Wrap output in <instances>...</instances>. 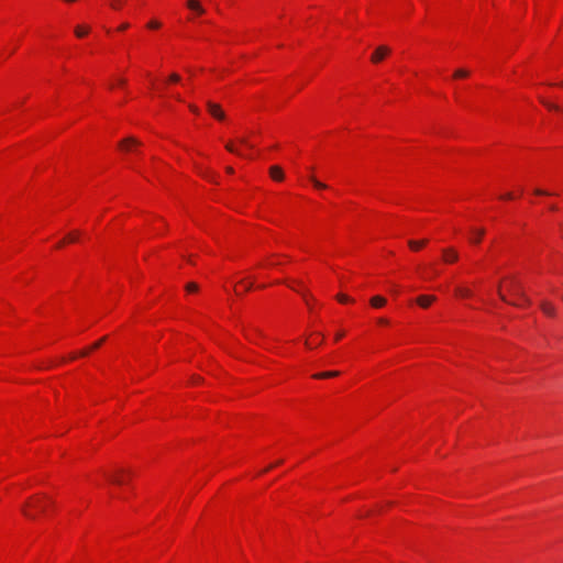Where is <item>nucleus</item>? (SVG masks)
<instances>
[{
	"mask_svg": "<svg viewBox=\"0 0 563 563\" xmlns=\"http://www.w3.org/2000/svg\"><path fill=\"white\" fill-rule=\"evenodd\" d=\"M76 357H77V355H76V354H74V355H71V356H70V358H71V360H75Z\"/></svg>",
	"mask_w": 563,
	"mask_h": 563,
	"instance_id": "obj_45",
	"label": "nucleus"
},
{
	"mask_svg": "<svg viewBox=\"0 0 563 563\" xmlns=\"http://www.w3.org/2000/svg\"><path fill=\"white\" fill-rule=\"evenodd\" d=\"M106 341V338H102L100 339L99 341H97L96 343L92 344V346L90 347V350H96L98 349L99 346H101V344Z\"/></svg>",
	"mask_w": 563,
	"mask_h": 563,
	"instance_id": "obj_27",
	"label": "nucleus"
},
{
	"mask_svg": "<svg viewBox=\"0 0 563 563\" xmlns=\"http://www.w3.org/2000/svg\"><path fill=\"white\" fill-rule=\"evenodd\" d=\"M225 148L230 152V153H233V154H236L239 156H243V154L234 146V144L232 142H228L225 144Z\"/></svg>",
	"mask_w": 563,
	"mask_h": 563,
	"instance_id": "obj_17",
	"label": "nucleus"
},
{
	"mask_svg": "<svg viewBox=\"0 0 563 563\" xmlns=\"http://www.w3.org/2000/svg\"><path fill=\"white\" fill-rule=\"evenodd\" d=\"M427 240H421V241H413V240H410L408 242V245L411 250L413 251H418L420 250L422 246H424L427 244Z\"/></svg>",
	"mask_w": 563,
	"mask_h": 563,
	"instance_id": "obj_14",
	"label": "nucleus"
},
{
	"mask_svg": "<svg viewBox=\"0 0 563 563\" xmlns=\"http://www.w3.org/2000/svg\"><path fill=\"white\" fill-rule=\"evenodd\" d=\"M336 299H338L340 302H342V303H344V302H349V301H352V299H351L350 297H347L346 295H344V294H339V295L336 296Z\"/></svg>",
	"mask_w": 563,
	"mask_h": 563,
	"instance_id": "obj_21",
	"label": "nucleus"
},
{
	"mask_svg": "<svg viewBox=\"0 0 563 563\" xmlns=\"http://www.w3.org/2000/svg\"><path fill=\"white\" fill-rule=\"evenodd\" d=\"M78 238V232H73V233H69L68 236L66 238V240L68 242H75Z\"/></svg>",
	"mask_w": 563,
	"mask_h": 563,
	"instance_id": "obj_24",
	"label": "nucleus"
},
{
	"mask_svg": "<svg viewBox=\"0 0 563 563\" xmlns=\"http://www.w3.org/2000/svg\"><path fill=\"white\" fill-rule=\"evenodd\" d=\"M378 323H380V324H387V323H388V320H387V319H385V318H380V319H378Z\"/></svg>",
	"mask_w": 563,
	"mask_h": 563,
	"instance_id": "obj_35",
	"label": "nucleus"
},
{
	"mask_svg": "<svg viewBox=\"0 0 563 563\" xmlns=\"http://www.w3.org/2000/svg\"><path fill=\"white\" fill-rule=\"evenodd\" d=\"M442 252H443V260L446 263H454L459 260V253L452 247L444 249Z\"/></svg>",
	"mask_w": 563,
	"mask_h": 563,
	"instance_id": "obj_5",
	"label": "nucleus"
},
{
	"mask_svg": "<svg viewBox=\"0 0 563 563\" xmlns=\"http://www.w3.org/2000/svg\"><path fill=\"white\" fill-rule=\"evenodd\" d=\"M541 102H542L544 106H547L549 109H551V110H560V108H559L558 106H555V104H553V103H549V102L544 101L543 99H541Z\"/></svg>",
	"mask_w": 563,
	"mask_h": 563,
	"instance_id": "obj_25",
	"label": "nucleus"
},
{
	"mask_svg": "<svg viewBox=\"0 0 563 563\" xmlns=\"http://www.w3.org/2000/svg\"><path fill=\"white\" fill-rule=\"evenodd\" d=\"M386 303V299L382 296H374L371 298V305L375 308H380Z\"/></svg>",
	"mask_w": 563,
	"mask_h": 563,
	"instance_id": "obj_12",
	"label": "nucleus"
},
{
	"mask_svg": "<svg viewBox=\"0 0 563 563\" xmlns=\"http://www.w3.org/2000/svg\"><path fill=\"white\" fill-rule=\"evenodd\" d=\"M227 172H228L229 174H232V173H233V168L229 166V167H227Z\"/></svg>",
	"mask_w": 563,
	"mask_h": 563,
	"instance_id": "obj_40",
	"label": "nucleus"
},
{
	"mask_svg": "<svg viewBox=\"0 0 563 563\" xmlns=\"http://www.w3.org/2000/svg\"><path fill=\"white\" fill-rule=\"evenodd\" d=\"M89 30L88 27H82V26H77L75 29V34L78 36V37H82L85 36L86 34H88Z\"/></svg>",
	"mask_w": 563,
	"mask_h": 563,
	"instance_id": "obj_18",
	"label": "nucleus"
},
{
	"mask_svg": "<svg viewBox=\"0 0 563 563\" xmlns=\"http://www.w3.org/2000/svg\"><path fill=\"white\" fill-rule=\"evenodd\" d=\"M255 333H257L258 335H263L262 331L258 330V329H254Z\"/></svg>",
	"mask_w": 563,
	"mask_h": 563,
	"instance_id": "obj_41",
	"label": "nucleus"
},
{
	"mask_svg": "<svg viewBox=\"0 0 563 563\" xmlns=\"http://www.w3.org/2000/svg\"><path fill=\"white\" fill-rule=\"evenodd\" d=\"M501 198H503V199H512V198H514V196H512V194H511V192H508V194L504 195Z\"/></svg>",
	"mask_w": 563,
	"mask_h": 563,
	"instance_id": "obj_34",
	"label": "nucleus"
},
{
	"mask_svg": "<svg viewBox=\"0 0 563 563\" xmlns=\"http://www.w3.org/2000/svg\"><path fill=\"white\" fill-rule=\"evenodd\" d=\"M252 288V283L247 284L246 286H244V289L245 290H250Z\"/></svg>",
	"mask_w": 563,
	"mask_h": 563,
	"instance_id": "obj_39",
	"label": "nucleus"
},
{
	"mask_svg": "<svg viewBox=\"0 0 563 563\" xmlns=\"http://www.w3.org/2000/svg\"><path fill=\"white\" fill-rule=\"evenodd\" d=\"M187 7L197 14H203L205 9L198 0H187Z\"/></svg>",
	"mask_w": 563,
	"mask_h": 563,
	"instance_id": "obj_8",
	"label": "nucleus"
},
{
	"mask_svg": "<svg viewBox=\"0 0 563 563\" xmlns=\"http://www.w3.org/2000/svg\"><path fill=\"white\" fill-rule=\"evenodd\" d=\"M129 23H122L120 26H119V31H125L126 29H129Z\"/></svg>",
	"mask_w": 563,
	"mask_h": 563,
	"instance_id": "obj_31",
	"label": "nucleus"
},
{
	"mask_svg": "<svg viewBox=\"0 0 563 563\" xmlns=\"http://www.w3.org/2000/svg\"><path fill=\"white\" fill-rule=\"evenodd\" d=\"M468 75H470V71L467 69L460 68V69L454 71L453 77L454 78H465Z\"/></svg>",
	"mask_w": 563,
	"mask_h": 563,
	"instance_id": "obj_15",
	"label": "nucleus"
},
{
	"mask_svg": "<svg viewBox=\"0 0 563 563\" xmlns=\"http://www.w3.org/2000/svg\"><path fill=\"white\" fill-rule=\"evenodd\" d=\"M64 243H65V241L59 242V243L57 244V247L63 246V245H64Z\"/></svg>",
	"mask_w": 563,
	"mask_h": 563,
	"instance_id": "obj_43",
	"label": "nucleus"
},
{
	"mask_svg": "<svg viewBox=\"0 0 563 563\" xmlns=\"http://www.w3.org/2000/svg\"><path fill=\"white\" fill-rule=\"evenodd\" d=\"M344 336V332H338L336 335H335V340H340L341 338Z\"/></svg>",
	"mask_w": 563,
	"mask_h": 563,
	"instance_id": "obj_36",
	"label": "nucleus"
},
{
	"mask_svg": "<svg viewBox=\"0 0 563 563\" xmlns=\"http://www.w3.org/2000/svg\"><path fill=\"white\" fill-rule=\"evenodd\" d=\"M434 300H435L434 296H427V295H422L417 298L418 305L421 306L422 308L429 307V305L432 303Z\"/></svg>",
	"mask_w": 563,
	"mask_h": 563,
	"instance_id": "obj_9",
	"label": "nucleus"
},
{
	"mask_svg": "<svg viewBox=\"0 0 563 563\" xmlns=\"http://www.w3.org/2000/svg\"><path fill=\"white\" fill-rule=\"evenodd\" d=\"M534 194L539 195V196H550L551 195L549 191L543 190V189H536Z\"/></svg>",
	"mask_w": 563,
	"mask_h": 563,
	"instance_id": "obj_28",
	"label": "nucleus"
},
{
	"mask_svg": "<svg viewBox=\"0 0 563 563\" xmlns=\"http://www.w3.org/2000/svg\"><path fill=\"white\" fill-rule=\"evenodd\" d=\"M168 80L172 82H178L180 80V76L178 74H172Z\"/></svg>",
	"mask_w": 563,
	"mask_h": 563,
	"instance_id": "obj_26",
	"label": "nucleus"
},
{
	"mask_svg": "<svg viewBox=\"0 0 563 563\" xmlns=\"http://www.w3.org/2000/svg\"><path fill=\"white\" fill-rule=\"evenodd\" d=\"M110 5L113 9H119L121 7V0H115V1L111 2Z\"/></svg>",
	"mask_w": 563,
	"mask_h": 563,
	"instance_id": "obj_30",
	"label": "nucleus"
},
{
	"mask_svg": "<svg viewBox=\"0 0 563 563\" xmlns=\"http://www.w3.org/2000/svg\"><path fill=\"white\" fill-rule=\"evenodd\" d=\"M540 308L544 314H547L549 317L555 316V308L551 302L543 300L540 303Z\"/></svg>",
	"mask_w": 563,
	"mask_h": 563,
	"instance_id": "obj_6",
	"label": "nucleus"
},
{
	"mask_svg": "<svg viewBox=\"0 0 563 563\" xmlns=\"http://www.w3.org/2000/svg\"><path fill=\"white\" fill-rule=\"evenodd\" d=\"M89 351H91L90 349L89 350H84L79 353L80 356H86L88 355Z\"/></svg>",
	"mask_w": 563,
	"mask_h": 563,
	"instance_id": "obj_37",
	"label": "nucleus"
},
{
	"mask_svg": "<svg viewBox=\"0 0 563 563\" xmlns=\"http://www.w3.org/2000/svg\"><path fill=\"white\" fill-rule=\"evenodd\" d=\"M390 53V48L385 45L378 46L371 56V60L374 64L382 62L388 54Z\"/></svg>",
	"mask_w": 563,
	"mask_h": 563,
	"instance_id": "obj_3",
	"label": "nucleus"
},
{
	"mask_svg": "<svg viewBox=\"0 0 563 563\" xmlns=\"http://www.w3.org/2000/svg\"><path fill=\"white\" fill-rule=\"evenodd\" d=\"M206 106H207V109H208V112L217 120L219 121H223L225 120V113L224 111L222 110L221 106L218 104V103H214L210 100H208L206 102Z\"/></svg>",
	"mask_w": 563,
	"mask_h": 563,
	"instance_id": "obj_2",
	"label": "nucleus"
},
{
	"mask_svg": "<svg viewBox=\"0 0 563 563\" xmlns=\"http://www.w3.org/2000/svg\"><path fill=\"white\" fill-rule=\"evenodd\" d=\"M310 180L312 181L313 186L318 189H325L328 186L321 181H319L317 178L314 177H310Z\"/></svg>",
	"mask_w": 563,
	"mask_h": 563,
	"instance_id": "obj_20",
	"label": "nucleus"
},
{
	"mask_svg": "<svg viewBox=\"0 0 563 563\" xmlns=\"http://www.w3.org/2000/svg\"><path fill=\"white\" fill-rule=\"evenodd\" d=\"M509 290L512 291L516 296L520 297L526 305L531 303L530 299L525 295L522 287L516 280H511Z\"/></svg>",
	"mask_w": 563,
	"mask_h": 563,
	"instance_id": "obj_4",
	"label": "nucleus"
},
{
	"mask_svg": "<svg viewBox=\"0 0 563 563\" xmlns=\"http://www.w3.org/2000/svg\"><path fill=\"white\" fill-rule=\"evenodd\" d=\"M130 145H140V142L134 137H126L119 143L121 150H130Z\"/></svg>",
	"mask_w": 563,
	"mask_h": 563,
	"instance_id": "obj_10",
	"label": "nucleus"
},
{
	"mask_svg": "<svg viewBox=\"0 0 563 563\" xmlns=\"http://www.w3.org/2000/svg\"><path fill=\"white\" fill-rule=\"evenodd\" d=\"M550 209L554 211V210H556V207L555 206H551Z\"/></svg>",
	"mask_w": 563,
	"mask_h": 563,
	"instance_id": "obj_44",
	"label": "nucleus"
},
{
	"mask_svg": "<svg viewBox=\"0 0 563 563\" xmlns=\"http://www.w3.org/2000/svg\"><path fill=\"white\" fill-rule=\"evenodd\" d=\"M123 470H118L114 474H106V476L114 484H122L123 481L120 477V474L123 473Z\"/></svg>",
	"mask_w": 563,
	"mask_h": 563,
	"instance_id": "obj_11",
	"label": "nucleus"
},
{
	"mask_svg": "<svg viewBox=\"0 0 563 563\" xmlns=\"http://www.w3.org/2000/svg\"><path fill=\"white\" fill-rule=\"evenodd\" d=\"M498 294H499V297L503 301H506L507 302V299L506 297L504 296V294L500 291V285H498Z\"/></svg>",
	"mask_w": 563,
	"mask_h": 563,
	"instance_id": "obj_32",
	"label": "nucleus"
},
{
	"mask_svg": "<svg viewBox=\"0 0 563 563\" xmlns=\"http://www.w3.org/2000/svg\"><path fill=\"white\" fill-rule=\"evenodd\" d=\"M269 175L271 177L274 179V180H277V181H280L284 179V172L283 169L277 166V165H274L269 168Z\"/></svg>",
	"mask_w": 563,
	"mask_h": 563,
	"instance_id": "obj_7",
	"label": "nucleus"
},
{
	"mask_svg": "<svg viewBox=\"0 0 563 563\" xmlns=\"http://www.w3.org/2000/svg\"><path fill=\"white\" fill-rule=\"evenodd\" d=\"M65 2H75L76 0H64Z\"/></svg>",
	"mask_w": 563,
	"mask_h": 563,
	"instance_id": "obj_46",
	"label": "nucleus"
},
{
	"mask_svg": "<svg viewBox=\"0 0 563 563\" xmlns=\"http://www.w3.org/2000/svg\"><path fill=\"white\" fill-rule=\"evenodd\" d=\"M189 108H190V110H191L194 113H196V114H198V113H199V109H198L196 106L190 104V106H189Z\"/></svg>",
	"mask_w": 563,
	"mask_h": 563,
	"instance_id": "obj_33",
	"label": "nucleus"
},
{
	"mask_svg": "<svg viewBox=\"0 0 563 563\" xmlns=\"http://www.w3.org/2000/svg\"><path fill=\"white\" fill-rule=\"evenodd\" d=\"M147 26L150 29H158V27H161V23L156 20H152L148 22Z\"/></svg>",
	"mask_w": 563,
	"mask_h": 563,
	"instance_id": "obj_23",
	"label": "nucleus"
},
{
	"mask_svg": "<svg viewBox=\"0 0 563 563\" xmlns=\"http://www.w3.org/2000/svg\"><path fill=\"white\" fill-rule=\"evenodd\" d=\"M339 375H340V373L338 371H330V372L314 374L313 377L320 379V378H332V377H336Z\"/></svg>",
	"mask_w": 563,
	"mask_h": 563,
	"instance_id": "obj_13",
	"label": "nucleus"
},
{
	"mask_svg": "<svg viewBox=\"0 0 563 563\" xmlns=\"http://www.w3.org/2000/svg\"><path fill=\"white\" fill-rule=\"evenodd\" d=\"M456 294L462 296V297H471L472 291L468 288L460 287V288L456 289Z\"/></svg>",
	"mask_w": 563,
	"mask_h": 563,
	"instance_id": "obj_19",
	"label": "nucleus"
},
{
	"mask_svg": "<svg viewBox=\"0 0 563 563\" xmlns=\"http://www.w3.org/2000/svg\"><path fill=\"white\" fill-rule=\"evenodd\" d=\"M186 290L187 291H197L198 290V285L196 283H188L186 285Z\"/></svg>",
	"mask_w": 563,
	"mask_h": 563,
	"instance_id": "obj_22",
	"label": "nucleus"
},
{
	"mask_svg": "<svg viewBox=\"0 0 563 563\" xmlns=\"http://www.w3.org/2000/svg\"><path fill=\"white\" fill-rule=\"evenodd\" d=\"M239 142L247 147H253V145L247 141L246 137L239 139Z\"/></svg>",
	"mask_w": 563,
	"mask_h": 563,
	"instance_id": "obj_29",
	"label": "nucleus"
},
{
	"mask_svg": "<svg viewBox=\"0 0 563 563\" xmlns=\"http://www.w3.org/2000/svg\"><path fill=\"white\" fill-rule=\"evenodd\" d=\"M54 501L46 494H35L30 496L21 507L22 514L31 519L36 520L40 515H44L48 506Z\"/></svg>",
	"mask_w": 563,
	"mask_h": 563,
	"instance_id": "obj_1",
	"label": "nucleus"
},
{
	"mask_svg": "<svg viewBox=\"0 0 563 563\" xmlns=\"http://www.w3.org/2000/svg\"><path fill=\"white\" fill-rule=\"evenodd\" d=\"M282 463H283V461H282V460H280V461H277V462H276V465L282 464ZM274 466H275V464H274V465H271V466H269V467H267L264 472H266V471L271 470V468H272V467H274Z\"/></svg>",
	"mask_w": 563,
	"mask_h": 563,
	"instance_id": "obj_38",
	"label": "nucleus"
},
{
	"mask_svg": "<svg viewBox=\"0 0 563 563\" xmlns=\"http://www.w3.org/2000/svg\"><path fill=\"white\" fill-rule=\"evenodd\" d=\"M473 232H474L476 235H475V238H474V239H472L471 241H472L473 243H479V241H481L482 236L485 234V230L481 228V229H476V230H474Z\"/></svg>",
	"mask_w": 563,
	"mask_h": 563,
	"instance_id": "obj_16",
	"label": "nucleus"
},
{
	"mask_svg": "<svg viewBox=\"0 0 563 563\" xmlns=\"http://www.w3.org/2000/svg\"><path fill=\"white\" fill-rule=\"evenodd\" d=\"M124 84H125L124 79H119V85H124Z\"/></svg>",
	"mask_w": 563,
	"mask_h": 563,
	"instance_id": "obj_42",
	"label": "nucleus"
}]
</instances>
